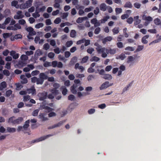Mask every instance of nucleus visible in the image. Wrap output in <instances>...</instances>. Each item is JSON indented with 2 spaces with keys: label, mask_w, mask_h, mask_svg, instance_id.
Returning a JSON list of instances; mask_svg holds the SVG:
<instances>
[{
  "label": "nucleus",
  "mask_w": 161,
  "mask_h": 161,
  "mask_svg": "<svg viewBox=\"0 0 161 161\" xmlns=\"http://www.w3.org/2000/svg\"><path fill=\"white\" fill-rule=\"evenodd\" d=\"M78 86L76 84H73V85L70 87V90L71 92L73 94H75L77 93L78 97H80L82 96L83 94L80 92H77V88Z\"/></svg>",
  "instance_id": "nucleus-1"
},
{
  "label": "nucleus",
  "mask_w": 161,
  "mask_h": 161,
  "mask_svg": "<svg viewBox=\"0 0 161 161\" xmlns=\"http://www.w3.org/2000/svg\"><path fill=\"white\" fill-rule=\"evenodd\" d=\"M48 74V73L45 72V73H41L39 75V82L41 83V85H42L44 81V80H47L48 78V76L45 73Z\"/></svg>",
  "instance_id": "nucleus-2"
},
{
  "label": "nucleus",
  "mask_w": 161,
  "mask_h": 161,
  "mask_svg": "<svg viewBox=\"0 0 161 161\" xmlns=\"http://www.w3.org/2000/svg\"><path fill=\"white\" fill-rule=\"evenodd\" d=\"M38 96L40 100L43 101L47 97V92H42L39 93L38 94Z\"/></svg>",
  "instance_id": "nucleus-3"
},
{
  "label": "nucleus",
  "mask_w": 161,
  "mask_h": 161,
  "mask_svg": "<svg viewBox=\"0 0 161 161\" xmlns=\"http://www.w3.org/2000/svg\"><path fill=\"white\" fill-rule=\"evenodd\" d=\"M53 136V135H48L46 136H44L40 137V138L36 140L32 141V143H34L36 142H38L40 141H41L46 139L48 137H50Z\"/></svg>",
  "instance_id": "nucleus-4"
},
{
  "label": "nucleus",
  "mask_w": 161,
  "mask_h": 161,
  "mask_svg": "<svg viewBox=\"0 0 161 161\" xmlns=\"http://www.w3.org/2000/svg\"><path fill=\"white\" fill-rule=\"evenodd\" d=\"M65 122V120H63L61 121H60L57 124H56L54 125L50 126L48 127V129H52L56 127H59L61 125H62Z\"/></svg>",
  "instance_id": "nucleus-5"
},
{
  "label": "nucleus",
  "mask_w": 161,
  "mask_h": 161,
  "mask_svg": "<svg viewBox=\"0 0 161 161\" xmlns=\"http://www.w3.org/2000/svg\"><path fill=\"white\" fill-rule=\"evenodd\" d=\"M27 93L28 94L31 93L32 95H35L36 94V91L35 87L33 86L27 90Z\"/></svg>",
  "instance_id": "nucleus-6"
},
{
  "label": "nucleus",
  "mask_w": 161,
  "mask_h": 161,
  "mask_svg": "<svg viewBox=\"0 0 161 161\" xmlns=\"http://www.w3.org/2000/svg\"><path fill=\"white\" fill-rule=\"evenodd\" d=\"M26 30L28 32H29V34L31 36H33L36 34V32L34 31L33 29L31 27L27 28Z\"/></svg>",
  "instance_id": "nucleus-7"
},
{
  "label": "nucleus",
  "mask_w": 161,
  "mask_h": 161,
  "mask_svg": "<svg viewBox=\"0 0 161 161\" xmlns=\"http://www.w3.org/2000/svg\"><path fill=\"white\" fill-rule=\"evenodd\" d=\"M135 22L134 23V25L135 26H136L138 24H139L140 23L141 20L140 19H139V16H136L134 17V18Z\"/></svg>",
  "instance_id": "nucleus-8"
},
{
  "label": "nucleus",
  "mask_w": 161,
  "mask_h": 161,
  "mask_svg": "<svg viewBox=\"0 0 161 161\" xmlns=\"http://www.w3.org/2000/svg\"><path fill=\"white\" fill-rule=\"evenodd\" d=\"M112 39V37L110 36H108L102 39V43L106 44L108 41H111Z\"/></svg>",
  "instance_id": "nucleus-9"
},
{
  "label": "nucleus",
  "mask_w": 161,
  "mask_h": 161,
  "mask_svg": "<svg viewBox=\"0 0 161 161\" xmlns=\"http://www.w3.org/2000/svg\"><path fill=\"white\" fill-rule=\"evenodd\" d=\"M116 49L115 48L106 49V52L107 54H114L116 52Z\"/></svg>",
  "instance_id": "nucleus-10"
},
{
  "label": "nucleus",
  "mask_w": 161,
  "mask_h": 161,
  "mask_svg": "<svg viewBox=\"0 0 161 161\" xmlns=\"http://www.w3.org/2000/svg\"><path fill=\"white\" fill-rule=\"evenodd\" d=\"M109 83V82L108 81H106L104 82L103 84H102L101 86L100 87V89L102 90L105 88H107L109 86L108 85Z\"/></svg>",
  "instance_id": "nucleus-11"
},
{
  "label": "nucleus",
  "mask_w": 161,
  "mask_h": 161,
  "mask_svg": "<svg viewBox=\"0 0 161 161\" xmlns=\"http://www.w3.org/2000/svg\"><path fill=\"white\" fill-rule=\"evenodd\" d=\"M23 120V118L22 117H19L17 119L14 120V125L18 124L21 122Z\"/></svg>",
  "instance_id": "nucleus-12"
},
{
  "label": "nucleus",
  "mask_w": 161,
  "mask_h": 161,
  "mask_svg": "<svg viewBox=\"0 0 161 161\" xmlns=\"http://www.w3.org/2000/svg\"><path fill=\"white\" fill-rule=\"evenodd\" d=\"M134 57L132 56H129L127 58V63H129L130 62L133 61L135 58H137V56H135Z\"/></svg>",
  "instance_id": "nucleus-13"
},
{
  "label": "nucleus",
  "mask_w": 161,
  "mask_h": 161,
  "mask_svg": "<svg viewBox=\"0 0 161 161\" xmlns=\"http://www.w3.org/2000/svg\"><path fill=\"white\" fill-rule=\"evenodd\" d=\"M20 78L22 80L21 81V83L22 84H26L27 83V79L25 77V75H21L20 76Z\"/></svg>",
  "instance_id": "nucleus-14"
},
{
  "label": "nucleus",
  "mask_w": 161,
  "mask_h": 161,
  "mask_svg": "<svg viewBox=\"0 0 161 161\" xmlns=\"http://www.w3.org/2000/svg\"><path fill=\"white\" fill-rule=\"evenodd\" d=\"M149 37L148 35H146L143 37L142 39V42L145 44H146L148 43V41L146 40V39L148 38Z\"/></svg>",
  "instance_id": "nucleus-15"
},
{
  "label": "nucleus",
  "mask_w": 161,
  "mask_h": 161,
  "mask_svg": "<svg viewBox=\"0 0 161 161\" xmlns=\"http://www.w3.org/2000/svg\"><path fill=\"white\" fill-rule=\"evenodd\" d=\"M38 80H39L38 78L36 77H33L31 78V81L32 83L36 82L37 85H41V83H39L38 82L39 81Z\"/></svg>",
  "instance_id": "nucleus-16"
},
{
  "label": "nucleus",
  "mask_w": 161,
  "mask_h": 161,
  "mask_svg": "<svg viewBox=\"0 0 161 161\" xmlns=\"http://www.w3.org/2000/svg\"><path fill=\"white\" fill-rule=\"evenodd\" d=\"M106 5L104 3H101L100 6V8L101 10L105 11L106 10Z\"/></svg>",
  "instance_id": "nucleus-17"
},
{
  "label": "nucleus",
  "mask_w": 161,
  "mask_h": 161,
  "mask_svg": "<svg viewBox=\"0 0 161 161\" xmlns=\"http://www.w3.org/2000/svg\"><path fill=\"white\" fill-rule=\"evenodd\" d=\"M142 18L144 20L149 22L153 20V18L150 16H146L144 15Z\"/></svg>",
  "instance_id": "nucleus-18"
},
{
  "label": "nucleus",
  "mask_w": 161,
  "mask_h": 161,
  "mask_svg": "<svg viewBox=\"0 0 161 161\" xmlns=\"http://www.w3.org/2000/svg\"><path fill=\"white\" fill-rule=\"evenodd\" d=\"M30 120L29 119L28 120L25 121V124L23 126V128L25 130H26L29 126V123Z\"/></svg>",
  "instance_id": "nucleus-19"
},
{
  "label": "nucleus",
  "mask_w": 161,
  "mask_h": 161,
  "mask_svg": "<svg viewBox=\"0 0 161 161\" xmlns=\"http://www.w3.org/2000/svg\"><path fill=\"white\" fill-rule=\"evenodd\" d=\"M77 58L75 56L72 58L70 62V64L73 65L76 62Z\"/></svg>",
  "instance_id": "nucleus-20"
},
{
  "label": "nucleus",
  "mask_w": 161,
  "mask_h": 161,
  "mask_svg": "<svg viewBox=\"0 0 161 161\" xmlns=\"http://www.w3.org/2000/svg\"><path fill=\"white\" fill-rule=\"evenodd\" d=\"M103 78L106 80H110L112 79V76L110 75L105 74L103 75Z\"/></svg>",
  "instance_id": "nucleus-21"
},
{
  "label": "nucleus",
  "mask_w": 161,
  "mask_h": 161,
  "mask_svg": "<svg viewBox=\"0 0 161 161\" xmlns=\"http://www.w3.org/2000/svg\"><path fill=\"white\" fill-rule=\"evenodd\" d=\"M125 8H131L132 7V5L131 3L130 2H127L124 5Z\"/></svg>",
  "instance_id": "nucleus-22"
},
{
  "label": "nucleus",
  "mask_w": 161,
  "mask_h": 161,
  "mask_svg": "<svg viewBox=\"0 0 161 161\" xmlns=\"http://www.w3.org/2000/svg\"><path fill=\"white\" fill-rule=\"evenodd\" d=\"M32 2L33 0H29L26 2L25 3L27 8L30 7L32 5Z\"/></svg>",
  "instance_id": "nucleus-23"
},
{
  "label": "nucleus",
  "mask_w": 161,
  "mask_h": 161,
  "mask_svg": "<svg viewBox=\"0 0 161 161\" xmlns=\"http://www.w3.org/2000/svg\"><path fill=\"white\" fill-rule=\"evenodd\" d=\"M61 89L63 90L62 92L64 95H65L67 92V89L64 86H62L61 88Z\"/></svg>",
  "instance_id": "nucleus-24"
},
{
  "label": "nucleus",
  "mask_w": 161,
  "mask_h": 161,
  "mask_svg": "<svg viewBox=\"0 0 161 161\" xmlns=\"http://www.w3.org/2000/svg\"><path fill=\"white\" fill-rule=\"evenodd\" d=\"M87 18L86 17H79L76 20V22L78 23H80L82 22L84 19H86Z\"/></svg>",
  "instance_id": "nucleus-25"
},
{
  "label": "nucleus",
  "mask_w": 161,
  "mask_h": 161,
  "mask_svg": "<svg viewBox=\"0 0 161 161\" xmlns=\"http://www.w3.org/2000/svg\"><path fill=\"white\" fill-rule=\"evenodd\" d=\"M76 32L75 30H72L70 32V36L71 37H75L76 36Z\"/></svg>",
  "instance_id": "nucleus-26"
},
{
  "label": "nucleus",
  "mask_w": 161,
  "mask_h": 161,
  "mask_svg": "<svg viewBox=\"0 0 161 161\" xmlns=\"http://www.w3.org/2000/svg\"><path fill=\"white\" fill-rule=\"evenodd\" d=\"M126 57L125 55L123 53H121L120 55L116 57L117 59H120L121 60H123Z\"/></svg>",
  "instance_id": "nucleus-27"
},
{
  "label": "nucleus",
  "mask_w": 161,
  "mask_h": 161,
  "mask_svg": "<svg viewBox=\"0 0 161 161\" xmlns=\"http://www.w3.org/2000/svg\"><path fill=\"white\" fill-rule=\"evenodd\" d=\"M51 92L54 95H56L58 94V91L55 88H53L52 89Z\"/></svg>",
  "instance_id": "nucleus-28"
},
{
  "label": "nucleus",
  "mask_w": 161,
  "mask_h": 161,
  "mask_svg": "<svg viewBox=\"0 0 161 161\" xmlns=\"http://www.w3.org/2000/svg\"><path fill=\"white\" fill-rule=\"evenodd\" d=\"M154 22L156 25H161V21L158 18L155 19L154 20Z\"/></svg>",
  "instance_id": "nucleus-29"
},
{
  "label": "nucleus",
  "mask_w": 161,
  "mask_h": 161,
  "mask_svg": "<svg viewBox=\"0 0 161 161\" xmlns=\"http://www.w3.org/2000/svg\"><path fill=\"white\" fill-rule=\"evenodd\" d=\"M144 48V46L142 45H138L136 50L134 53H136L142 50Z\"/></svg>",
  "instance_id": "nucleus-30"
},
{
  "label": "nucleus",
  "mask_w": 161,
  "mask_h": 161,
  "mask_svg": "<svg viewBox=\"0 0 161 161\" xmlns=\"http://www.w3.org/2000/svg\"><path fill=\"white\" fill-rule=\"evenodd\" d=\"M100 60V58L98 57L94 56L92 58L90 59V60L91 61H95L97 62Z\"/></svg>",
  "instance_id": "nucleus-31"
},
{
  "label": "nucleus",
  "mask_w": 161,
  "mask_h": 161,
  "mask_svg": "<svg viewBox=\"0 0 161 161\" xmlns=\"http://www.w3.org/2000/svg\"><path fill=\"white\" fill-rule=\"evenodd\" d=\"M46 9V7L45 6H42V8H38V7H36V11H38V12H43Z\"/></svg>",
  "instance_id": "nucleus-32"
},
{
  "label": "nucleus",
  "mask_w": 161,
  "mask_h": 161,
  "mask_svg": "<svg viewBox=\"0 0 161 161\" xmlns=\"http://www.w3.org/2000/svg\"><path fill=\"white\" fill-rule=\"evenodd\" d=\"M25 63L24 62L22 61H19L17 64L16 65L18 67L21 68L23 67Z\"/></svg>",
  "instance_id": "nucleus-33"
},
{
  "label": "nucleus",
  "mask_w": 161,
  "mask_h": 161,
  "mask_svg": "<svg viewBox=\"0 0 161 161\" xmlns=\"http://www.w3.org/2000/svg\"><path fill=\"white\" fill-rule=\"evenodd\" d=\"M7 130L9 132H14L16 131V129L15 128L8 127L7 128Z\"/></svg>",
  "instance_id": "nucleus-34"
},
{
  "label": "nucleus",
  "mask_w": 161,
  "mask_h": 161,
  "mask_svg": "<svg viewBox=\"0 0 161 161\" xmlns=\"http://www.w3.org/2000/svg\"><path fill=\"white\" fill-rule=\"evenodd\" d=\"M13 91L11 90H9L6 91V96L9 97L10 95L12 94Z\"/></svg>",
  "instance_id": "nucleus-35"
},
{
  "label": "nucleus",
  "mask_w": 161,
  "mask_h": 161,
  "mask_svg": "<svg viewBox=\"0 0 161 161\" xmlns=\"http://www.w3.org/2000/svg\"><path fill=\"white\" fill-rule=\"evenodd\" d=\"M39 118L42 119V121H45L47 120L48 119L47 117H45L43 114H41L39 115Z\"/></svg>",
  "instance_id": "nucleus-36"
},
{
  "label": "nucleus",
  "mask_w": 161,
  "mask_h": 161,
  "mask_svg": "<svg viewBox=\"0 0 161 161\" xmlns=\"http://www.w3.org/2000/svg\"><path fill=\"white\" fill-rule=\"evenodd\" d=\"M23 101L25 102L27 101L30 99V97L29 95L24 96L23 97Z\"/></svg>",
  "instance_id": "nucleus-37"
},
{
  "label": "nucleus",
  "mask_w": 161,
  "mask_h": 161,
  "mask_svg": "<svg viewBox=\"0 0 161 161\" xmlns=\"http://www.w3.org/2000/svg\"><path fill=\"white\" fill-rule=\"evenodd\" d=\"M44 25L43 23H39L35 26V27L36 29H39L41 27H42Z\"/></svg>",
  "instance_id": "nucleus-38"
},
{
  "label": "nucleus",
  "mask_w": 161,
  "mask_h": 161,
  "mask_svg": "<svg viewBox=\"0 0 161 161\" xmlns=\"http://www.w3.org/2000/svg\"><path fill=\"white\" fill-rule=\"evenodd\" d=\"M88 58L89 57L88 56H86L84 57L82 59L81 63H86L88 60Z\"/></svg>",
  "instance_id": "nucleus-39"
},
{
  "label": "nucleus",
  "mask_w": 161,
  "mask_h": 161,
  "mask_svg": "<svg viewBox=\"0 0 161 161\" xmlns=\"http://www.w3.org/2000/svg\"><path fill=\"white\" fill-rule=\"evenodd\" d=\"M119 28L115 27L112 30L113 34L115 35L117 34L119 32Z\"/></svg>",
  "instance_id": "nucleus-40"
},
{
  "label": "nucleus",
  "mask_w": 161,
  "mask_h": 161,
  "mask_svg": "<svg viewBox=\"0 0 161 161\" xmlns=\"http://www.w3.org/2000/svg\"><path fill=\"white\" fill-rule=\"evenodd\" d=\"M125 50L133 51L135 49L132 47L128 46L127 47L125 48Z\"/></svg>",
  "instance_id": "nucleus-41"
},
{
  "label": "nucleus",
  "mask_w": 161,
  "mask_h": 161,
  "mask_svg": "<svg viewBox=\"0 0 161 161\" xmlns=\"http://www.w3.org/2000/svg\"><path fill=\"white\" fill-rule=\"evenodd\" d=\"M40 73V71L39 70H36L33 71L31 73V74L33 76H35L36 75Z\"/></svg>",
  "instance_id": "nucleus-42"
},
{
  "label": "nucleus",
  "mask_w": 161,
  "mask_h": 161,
  "mask_svg": "<svg viewBox=\"0 0 161 161\" xmlns=\"http://www.w3.org/2000/svg\"><path fill=\"white\" fill-rule=\"evenodd\" d=\"M132 85V82L130 83V84H129L127 86L125 87L123 90V92L122 93H123L127 90L128 88H129V87L130 86Z\"/></svg>",
  "instance_id": "nucleus-43"
},
{
  "label": "nucleus",
  "mask_w": 161,
  "mask_h": 161,
  "mask_svg": "<svg viewBox=\"0 0 161 161\" xmlns=\"http://www.w3.org/2000/svg\"><path fill=\"white\" fill-rule=\"evenodd\" d=\"M21 58L22 60L26 61L28 59V57L27 55L23 54L21 56Z\"/></svg>",
  "instance_id": "nucleus-44"
},
{
  "label": "nucleus",
  "mask_w": 161,
  "mask_h": 161,
  "mask_svg": "<svg viewBox=\"0 0 161 161\" xmlns=\"http://www.w3.org/2000/svg\"><path fill=\"white\" fill-rule=\"evenodd\" d=\"M87 52L90 54L92 53V52L94 51V49L92 47H90L87 49Z\"/></svg>",
  "instance_id": "nucleus-45"
},
{
  "label": "nucleus",
  "mask_w": 161,
  "mask_h": 161,
  "mask_svg": "<svg viewBox=\"0 0 161 161\" xmlns=\"http://www.w3.org/2000/svg\"><path fill=\"white\" fill-rule=\"evenodd\" d=\"M15 118V117L14 116H12L11 117H10L8 120V122L9 123H12L13 124H14V119Z\"/></svg>",
  "instance_id": "nucleus-46"
},
{
  "label": "nucleus",
  "mask_w": 161,
  "mask_h": 161,
  "mask_svg": "<svg viewBox=\"0 0 161 161\" xmlns=\"http://www.w3.org/2000/svg\"><path fill=\"white\" fill-rule=\"evenodd\" d=\"M61 21V19L60 18L58 17L54 20V22L55 24H58Z\"/></svg>",
  "instance_id": "nucleus-47"
},
{
  "label": "nucleus",
  "mask_w": 161,
  "mask_h": 161,
  "mask_svg": "<svg viewBox=\"0 0 161 161\" xmlns=\"http://www.w3.org/2000/svg\"><path fill=\"white\" fill-rule=\"evenodd\" d=\"M133 18L132 17L128 18L126 20V22L129 24H131L133 21Z\"/></svg>",
  "instance_id": "nucleus-48"
},
{
  "label": "nucleus",
  "mask_w": 161,
  "mask_h": 161,
  "mask_svg": "<svg viewBox=\"0 0 161 161\" xmlns=\"http://www.w3.org/2000/svg\"><path fill=\"white\" fill-rule=\"evenodd\" d=\"M97 21V20L96 18H93L91 20V23L92 24H94V27H96V25L95 24H96Z\"/></svg>",
  "instance_id": "nucleus-49"
},
{
  "label": "nucleus",
  "mask_w": 161,
  "mask_h": 161,
  "mask_svg": "<svg viewBox=\"0 0 161 161\" xmlns=\"http://www.w3.org/2000/svg\"><path fill=\"white\" fill-rule=\"evenodd\" d=\"M39 110L36 109L34 110L32 113V115L34 116H37L38 115Z\"/></svg>",
  "instance_id": "nucleus-50"
},
{
  "label": "nucleus",
  "mask_w": 161,
  "mask_h": 161,
  "mask_svg": "<svg viewBox=\"0 0 161 161\" xmlns=\"http://www.w3.org/2000/svg\"><path fill=\"white\" fill-rule=\"evenodd\" d=\"M3 74L7 76H9L10 74L8 70L5 69L3 71Z\"/></svg>",
  "instance_id": "nucleus-51"
},
{
  "label": "nucleus",
  "mask_w": 161,
  "mask_h": 161,
  "mask_svg": "<svg viewBox=\"0 0 161 161\" xmlns=\"http://www.w3.org/2000/svg\"><path fill=\"white\" fill-rule=\"evenodd\" d=\"M73 44V42L72 41H68L66 43V45L67 47H69Z\"/></svg>",
  "instance_id": "nucleus-52"
},
{
  "label": "nucleus",
  "mask_w": 161,
  "mask_h": 161,
  "mask_svg": "<svg viewBox=\"0 0 161 161\" xmlns=\"http://www.w3.org/2000/svg\"><path fill=\"white\" fill-rule=\"evenodd\" d=\"M49 47V45L48 43H45L43 45V48H44L46 50H48Z\"/></svg>",
  "instance_id": "nucleus-53"
},
{
  "label": "nucleus",
  "mask_w": 161,
  "mask_h": 161,
  "mask_svg": "<svg viewBox=\"0 0 161 161\" xmlns=\"http://www.w3.org/2000/svg\"><path fill=\"white\" fill-rule=\"evenodd\" d=\"M68 100L70 101H73L75 99V96L72 94H71L69 95L68 97Z\"/></svg>",
  "instance_id": "nucleus-54"
},
{
  "label": "nucleus",
  "mask_w": 161,
  "mask_h": 161,
  "mask_svg": "<svg viewBox=\"0 0 161 161\" xmlns=\"http://www.w3.org/2000/svg\"><path fill=\"white\" fill-rule=\"evenodd\" d=\"M93 8L92 7L90 6L89 8H85L84 10V11L86 12H88L91 11Z\"/></svg>",
  "instance_id": "nucleus-55"
},
{
  "label": "nucleus",
  "mask_w": 161,
  "mask_h": 161,
  "mask_svg": "<svg viewBox=\"0 0 161 161\" xmlns=\"http://www.w3.org/2000/svg\"><path fill=\"white\" fill-rule=\"evenodd\" d=\"M85 38H83L81 40H79L77 41L76 42V44L77 45H79L82 43H84L85 42Z\"/></svg>",
  "instance_id": "nucleus-56"
},
{
  "label": "nucleus",
  "mask_w": 161,
  "mask_h": 161,
  "mask_svg": "<svg viewBox=\"0 0 161 161\" xmlns=\"http://www.w3.org/2000/svg\"><path fill=\"white\" fill-rule=\"evenodd\" d=\"M112 68V66L108 65L105 68V70L106 71L108 72L110 71Z\"/></svg>",
  "instance_id": "nucleus-57"
},
{
  "label": "nucleus",
  "mask_w": 161,
  "mask_h": 161,
  "mask_svg": "<svg viewBox=\"0 0 161 161\" xmlns=\"http://www.w3.org/2000/svg\"><path fill=\"white\" fill-rule=\"evenodd\" d=\"M115 12L116 14H119L122 12V9L120 8H115Z\"/></svg>",
  "instance_id": "nucleus-58"
},
{
  "label": "nucleus",
  "mask_w": 161,
  "mask_h": 161,
  "mask_svg": "<svg viewBox=\"0 0 161 161\" xmlns=\"http://www.w3.org/2000/svg\"><path fill=\"white\" fill-rule=\"evenodd\" d=\"M0 85L3 88H5L7 87V85L5 81H3L1 83Z\"/></svg>",
  "instance_id": "nucleus-59"
},
{
  "label": "nucleus",
  "mask_w": 161,
  "mask_h": 161,
  "mask_svg": "<svg viewBox=\"0 0 161 161\" xmlns=\"http://www.w3.org/2000/svg\"><path fill=\"white\" fill-rule=\"evenodd\" d=\"M101 31V29L100 27H97L95 29L94 31V33L96 34H98Z\"/></svg>",
  "instance_id": "nucleus-60"
},
{
  "label": "nucleus",
  "mask_w": 161,
  "mask_h": 161,
  "mask_svg": "<svg viewBox=\"0 0 161 161\" xmlns=\"http://www.w3.org/2000/svg\"><path fill=\"white\" fill-rule=\"evenodd\" d=\"M11 35L9 33H4L3 34V37L4 38H6L10 36Z\"/></svg>",
  "instance_id": "nucleus-61"
},
{
  "label": "nucleus",
  "mask_w": 161,
  "mask_h": 161,
  "mask_svg": "<svg viewBox=\"0 0 161 161\" xmlns=\"http://www.w3.org/2000/svg\"><path fill=\"white\" fill-rule=\"evenodd\" d=\"M54 55L55 54L54 53L50 52L48 53L47 56L49 58H52L54 57Z\"/></svg>",
  "instance_id": "nucleus-62"
},
{
  "label": "nucleus",
  "mask_w": 161,
  "mask_h": 161,
  "mask_svg": "<svg viewBox=\"0 0 161 161\" xmlns=\"http://www.w3.org/2000/svg\"><path fill=\"white\" fill-rule=\"evenodd\" d=\"M94 78V76L92 75H89L87 78V79L88 81H90Z\"/></svg>",
  "instance_id": "nucleus-63"
},
{
  "label": "nucleus",
  "mask_w": 161,
  "mask_h": 161,
  "mask_svg": "<svg viewBox=\"0 0 161 161\" xmlns=\"http://www.w3.org/2000/svg\"><path fill=\"white\" fill-rule=\"evenodd\" d=\"M134 5L136 8L139 9L140 8L141 4L138 3H134Z\"/></svg>",
  "instance_id": "nucleus-64"
}]
</instances>
